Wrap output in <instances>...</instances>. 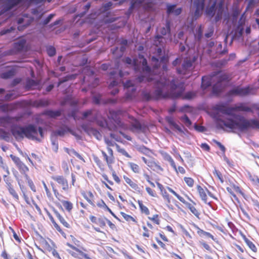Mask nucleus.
I'll list each match as a JSON object with an SVG mask.
<instances>
[{
    "label": "nucleus",
    "instance_id": "obj_48",
    "mask_svg": "<svg viewBox=\"0 0 259 259\" xmlns=\"http://www.w3.org/2000/svg\"><path fill=\"white\" fill-rule=\"evenodd\" d=\"M47 53L50 56H53L56 54V50L53 47L49 46L47 48Z\"/></svg>",
    "mask_w": 259,
    "mask_h": 259
},
{
    "label": "nucleus",
    "instance_id": "obj_8",
    "mask_svg": "<svg viewBox=\"0 0 259 259\" xmlns=\"http://www.w3.org/2000/svg\"><path fill=\"white\" fill-rule=\"evenodd\" d=\"M196 60V57L187 58L184 61L182 64V68H177V70L179 74H185L187 71H190L193 69V64Z\"/></svg>",
    "mask_w": 259,
    "mask_h": 259
},
{
    "label": "nucleus",
    "instance_id": "obj_14",
    "mask_svg": "<svg viewBox=\"0 0 259 259\" xmlns=\"http://www.w3.org/2000/svg\"><path fill=\"white\" fill-rule=\"evenodd\" d=\"M158 32L162 35H166L167 34L169 38V40L170 41L172 40L170 33V22L169 21H166L165 24L159 28Z\"/></svg>",
    "mask_w": 259,
    "mask_h": 259
},
{
    "label": "nucleus",
    "instance_id": "obj_28",
    "mask_svg": "<svg viewBox=\"0 0 259 259\" xmlns=\"http://www.w3.org/2000/svg\"><path fill=\"white\" fill-rule=\"evenodd\" d=\"M123 179L125 182L128 184L133 189L137 190L139 188L138 185L133 182L131 179L129 178L124 176Z\"/></svg>",
    "mask_w": 259,
    "mask_h": 259
},
{
    "label": "nucleus",
    "instance_id": "obj_26",
    "mask_svg": "<svg viewBox=\"0 0 259 259\" xmlns=\"http://www.w3.org/2000/svg\"><path fill=\"white\" fill-rule=\"evenodd\" d=\"M124 87L128 89L129 91H131L132 92H134L136 90L135 84L132 80H128L126 81L124 83Z\"/></svg>",
    "mask_w": 259,
    "mask_h": 259
},
{
    "label": "nucleus",
    "instance_id": "obj_47",
    "mask_svg": "<svg viewBox=\"0 0 259 259\" xmlns=\"http://www.w3.org/2000/svg\"><path fill=\"white\" fill-rule=\"evenodd\" d=\"M223 15V10L221 7H220L219 9L218 10L217 15L215 17V22L219 21L222 18Z\"/></svg>",
    "mask_w": 259,
    "mask_h": 259
},
{
    "label": "nucleus",
    "instance_id": "obj_44",
    "mask_svg": "<svg viewBox=\"0 0 259 259\" xmlns=\"http://www.w3.org/2000/svg\"><path fill=\"white\" fill-rule=\"evenodd\" d=\"M167 190L172 194H173L182 203H185V200L179 194H178L174 190H173L171 188L167 187Z\"/></svg>",
    "mask_w": 259,
    "mask_h": 259
},
{
    "label": "nucleus",
    "instance_id": "obj_9",
    "mask_svg": "<svg viewBox=\"0 0 259 259\" xmlns=\"http://www.w3.org/2000/svg\"><path fill=\"white\" fill-rule=\"evenodd\" d=\"M130 122L131 124V130L134 133L145 132L146 128L145 126L141 124L134 117H130Z\"/></svg>",
    "mask_w": 259,
    "mask_h": 259
},
{
    "label": "nucleus",
    "instance_id": "obj_31",
    "mask_svg": "<svg viewBox=\"0 0 259 259\" xmlns=\"http://www.w3.org/2000/svg\"><path fill=\"white\" fill-rule=\"evenodd\" d=\"M58 199L62 202L63 206L67 210L70 211L72 210L73 204L71 202L68 201L61 200L60 198H58Z\"/></svg>",
    "mask_w": 259,
    "mask_h": 259
},
{
    "label": "nucleus",
    "instance_id": "obj_24",
    "mask_svg": "<svg viewBox=\"0 0 259 259\" xmlns=\"http://www.w3.org/2000/svg\"><path fill=\"white\" fill-rule=\"evenodd\" d=\"M183 203L186 205V206L190 209L191 212L194 215H195L197 218H199V215L200 213L194 206H192L190 203L186 202V201H185V203Z\"/></svg>",
    "mask_w": 259,
    "mask_h": 259
},
{
    "label": "nucleus",
    "instance_id": "obj_2",
    "mask_svg": "<svg viewBox=\"0 0 259 259\" xmlns=\"http://www.w3.org/2000/svg\"><path fill=\"white\" fill-rule=\"evenodd\" d=\"M218 110L223 114L227 115L224 119L218 118L216 121L218 127L223 128L226 127L231 130H238L244 131L249 127H257L259 128V122L255 120H247L241 115H237L236 112L238 111H250V109L243 106L234 107H226L219 106Z\"/></svg>",
    "mask_w": 259,
    "mask_h": 259
},
{
    "label": "nucleus",
    "instance_id": "obj_23",
    "mask_svg": "<svg viewBox=\"0 0 259 259\" xmlns=\"http://www.w3.org/2000/svg\"><path fill=\"white\" fill-rule=\"evenodd\" d=\"M83 117L84 119L89 117V120L91 121H94L96 120L93 110H88L83 112Z\"/></svg>",
    "mask_w": 259,
    "mask_h": 259
},
{
    "label": "nucleus",
    "instance_id": "obj_25",
    "mask_svg": "<svg viewBox=\"0 0 259 259\" xmlns=\"http://www.w3.org/2000/svg\"><path fill=\"white\" fill-rule=\"evenodd\" d=\"M113 7H114V6L113 3L111 2H108L103 5L101 9V12L102 13H105Z\"/></svg>",
    "mask_w": 259,
    "mask_h": 259
},
{
    "label": "nucleus",
    "instance_id": "obj_51",
    "mask_svg": "<svg viewBox=\"0 0 259 259\" xmlns=\"http://www.w3.org/2000/svg\"><path fill=\"white\" fill-rule=\"evenodd\" d=\"M106 218H98L97 224L99 225L101 227H105L106 226Z\"/></svg>",
    "mask_w": 259,
    "mask_h": 259
},
{
    "label": "nucleus",
    "instance_id": "obj_49",
    "mask_svg": "<svg viewBox=\"0 0 259 259\" xmlns=\"http://www.w3.org/2000/svg\"><path fill=\"white\" fill-rule=\"evenodd\" d=\"M184 181L187 185L189 187H192L194 185V180L191 178L185 177Z\"/></svg>",
    "mask_w": 259,
    "mask_h": 259
},
{
    "label": "nucleus",
    "instance_id": "obj_43",
    "mask_svg": "<svg viewBox=\"0 0 259 259\" xmlns=\"http://www.w3.org/2000/svg\"><path fill=\"white\" fill-rule=\"evenodd\" d=\"M138 204L142 212L147 215L149 214L150 212L148 208L143 204L142 201L139 200Z\"/></svg>",
    "mask_w": 259,
    "mask_h": 259
},
{
    "label": "nucleus",
    "instance_id": "obj_19",
    "mask_svg": "<svg viewBox=\"0 0 259 259\" xmlns=\"http://www.w3.org/2000/svg\"><path fill=\"white\" fill-rule=\"evenodd\" d=\"M101 153L109 168H110L111 167V164L114 162V157H112L103 150L101 151Z\"/></svg>",
    "mask_w": 259,
    "mask_h": 259
},
{
    "label": "nucleus",
    "instance_id": "obj_15",
    "mask_svg": "<svg viewBox=\"0 0 259 259\" xmlns=\"http://www.w3.org/2000/svg\"><path fill=\"white\" fill-rule=\"evenodd\" d=\"M32 20L28 19L27 16H23L22 17L19 18L17 21V23L19 25L18 26V29L20 31L22 30L24 28L29 25L31 22Z\"/></svg>",
    "mask_w": 259,
    "mask_h": 259
},
{
    "label": "nucleus",
    "instance_id": "obj_4",
    "mask_svg": "<svg viewBox=\"0 0 259 259\" xmlns=\"http://www.w3.org/2000/svg\"><path fill=\"white\" fill-rule=\"evenodd\" d=\"M228 77L222 72H218L212 75L202 77L201 87L203 89L212 85L213 92L215 93L221 92L226 85Z\"/></svg>",
    "mask_w": 259,
    "mask_h": 259
},
{
    "label": "nucleus",
    "instance_id": "obj_41",
    "mask_svg": "<svg viewBox=\"0 0 259 259\" xmlns=\"http://www.w3.org/2000/svg\"><path fill=\"white\" fill-rule=\"evenodd\" d=\"M116 147L117 151L121 153L122 155L126 156L128 158H131V156L128 154V153L125 151V150L123 148H121L119 145L116 144Z\"/></svg>",
    "mask_w": 259,
    "mask_h": 259
},
{
    "label": "nucleus",
    "instance_id": "obj_20",
    "mask_svg": "<svg viewBox=\"0 0 259 259\" xmlns=\"http://www.w3.org/2000/svg\"><path fill=\"white\" fill-rule=\"evenodd\" d=\"M148 166H149L154 171H158L159 170H163V168L155 161L152 159H151L150 162L148 163Z\"/></svg>",
    "mask_w": 259,
    "mask_h": 259
},
{
    "label": "nucleus",
    "instance_id": "obj_57",
    "mask_svg": "<svg viewBox=\"0 0 259 259\" xmlns=\"http://www.w3.org/2000/svg\"><path fill=\"white\" fill-rule=\"evenodd\" d=\"M149 219L153 221L156 224H159V220L158 219V215L155 214L152 217H148Z\"/></svg>",
    "mask_w": 259,
    "mask_h": 259
},
{
    "label": "nucleus",
    "instance_id": "obj_36",
    "mask_svg": "<svg viewBox=\"0 0 259 259\" xmlns=\"http://www.w3.org/2000/svg\"><path fill=\"white\" fill-rule=\"evenodd\" d=\"M88 195L89 197L88 196L87 194L85 193L82 194V196L83 197L87 200V201L91 205H93L94 203L92 200V199L94 197V195L91 192H89L88 193Z\"/></svg>",
    "mask_w": 259,
    "mask_h": 259
},
{
    "label": "nucleus",
    "instance_id": "obj_56",
    "mask_svg": "<svg viewBox=\"0 0 259 259\" xmlns=\"http://www.w3.org/2000/svg\"><path fill=\"white\" fill-rule=\"evenodd\" d=\"M176 8V5H168L167 8V12L168 14L174 13Z\"/></svg>",
    "mask_w": 259,
    "mask_h": 259
},
{
    "label": "nucleus",
    "instance_id": "obj_27",
    "mask_svg": "<svg viewBox=\"0 0 259 259\" xmlns=\"http://www.w3.org/2000/svg\"><path fill=\"white\" fill-rule=\"evenodd\" d=\"M44 114L50 117H56L60 115V112L58 111H54L51 110H47L44 112Z\"/></svg>",
    "mask_w": 259,
    "mask_h": 259
},
{
    "label": "nucleus",
    "instance_id": "obj_58",
    "mask_svg": "<svg viewBox=\"0 0 259 259\" xmlns=\"http://www.w3.org/2000/svg\"><path fill=\"white\" fill-rule=\"evenodd\" d=\"M213 33V28L211 27L209 28V31L205 34V36L207 38H209L212 36Z\"/></svg>",
    "mask_w": 259,
    "mask_h": 259
},
{
    "label": "nucleus",
    "instance_id": "obj_40",
    "mask_svg": "<svg viewBox=\"0 0 259 259\" xmlns=\"http://www.w3.org/2000/svg\"><path fill=\"white\" fill-rule=\"evenodd\" d=\"M18 95L16 94L15 91H12L5 96V99L6 100H11L15 99Z\"/></svg>",
    "mask_w": 259,
    "mask_h": 259
},
{
    "label": "nucleus",
    "instance_id": "obj_50",
    "mask_svg": "<svg viewBox=\"0 0 259 259\" xmlns=\"http://www.w3.org/2000/svg\"><path fill=\"white\" fill-rule=\"evenodd\" d=\"M65 151L69 155L72 156L75 155L76 156V154L78 153L74 149H69L67 148H64Z\"/></svg>",
    "mask_w": 259,
    "mask_h": 259
},
{
    "label": "nucleus",
    "instance_id": "obj_10",
    "mask_svg": "<svg viewBox=\"0 0 259 259\" xmlns=\"http://www.w3.org/2000/svg\"><path fill=\"white\" fill-rule=\"evenodd\" d=\"M83 130L90 136H94L97 139L100 140L102 138L101 134L96 129L87 125L82 126Z\"/></svg>",
    "mask_w": 259,
    "mask_h": 259
},
{
    "label": "nucleus",
    "instance_id": "obj_3",
    "mask_svg": "<svg viewBox=\"0 0 259 259\" xmlns=\"http://www.w3.org/2000/svg\"><path fill=\"white\" fill-rule=\"evenodd\" d=\"M11 132L17 140H21L26 137L30 140L40 142L44 137L42 128L33 124L14 126L12 128Z\"/></svg>",
    "mask_w": 259,
    "mask_h": 259
},
{
    "label": "nucleus",
    "instance_id": "obj_42",
    "mask_svg": "<svg viewBox=\"0 0 259 259\" xmlns=\"http://www.w3.org/2000/svg\"><path fill=\"white\" fill-rule=\"evenodd\" d=\"M244 241L246 244L248 245V246L253 251V252H256V248L254 244L250 241L249 240H248L247 238H245Z\"/></svg>",
    "mask_w": 259,
    "mask_h": 259
},
{
    "label": "nucleus",
    "instance_id": "obj_32",
    "mask_svg": "<svg viewBox=\"0 0 259 259\" xmlns=\"http://www.w3.org/2000/svg\"><path fill=\"white\" fill-rule=\"evenodd\" d=\"M13 107L8 104L1 103L0 104V111L3 112H7L13 110Z\"/></svg>",
    "mask_w": 259,
    "mask_h": 259
},
{
    "label": "nucleus",
    "instance_id": "obj_39",
    "mask_svg": "<svg viewBox=\"0 0 259 259\" xmlns=\"http://www.w3.org/2000/svg\"><path fill=\"white\" fill-rule=\"evenodd\" d=\"M128 165L132 170L138 174L140 172V168L138 165L133 162H129Z\"/></svg>",
    "mask_w": 259,
    "mask_h": 259
},
{
    "label": "nucleus",
    "instance_id": "obj_29",
    "mask_svg": "<svg viewBox=\"0 0 259 259\" xmlns=\"http://www.w3.org/2000/svg\"><path fill=\"white\" fill-rule=\"evenodd\" d=\"M0 138L8 142L11 140V135L9 133L0 128Z\"/></svg>",
    "mask_w": 259,
    "mask_h": 259
},
{
    "label": "nucleus",
    "instance_id": "obj_1",
    "mask_svg": "<svg viewBox=\"0 0 259 259\" xmlns=\"http://www.w3.org/2000/svg\"><path fill=\"white\" fill-rule=\"evenodd\" d=\"M160 60L155 57L151 58L153 70L147 66V61L143 56H140V61L131 58H126L124 62L127 67H131L136 72H142V75L137 78V81L142 82L145 80L153 81L155 90L153 95L148 94L147 98L150 99L154 97L157 99L161 98H177L180 97L184 89L183 85L176 84V80L172 78L166 79L164 77H162L157 74L160 69L161 66L163 71L167 70L166 63L167 58L165 56L160 57Z\"/></svg>",
    "mask_w": 259,
    "mask_h": 259
},
{
    "label": "nucleus",
    "instance_id": "obj_61",
    "mask_svg": "<svg viewBox=\"0 0 259 259\" xmlns=\"http://www.w3.org/2000/svg\"><path fill=\"white\" fill-rule=\"evenodd\" d=\"M112 175L113 177V179L114 181L117 182V183H119L120 182V179L119 177L116 175L115 171L113 170L112 172Z\"/></svg>",
    "mask_w": 259,
    "mask_h": 259
},
{
    "label": "nucleus",
    "instance_id": "obj_55",
    "mask_svg": "<svg viewBox=\"0 0 259 259\" xmlns=\"http://www.w3.org/2000/svg\"><path fill=\"white\" fill-rule=\"evenodd\" d=\"M161 193L163 198L167 201V203H170V199L167 193L165 191H162Z\"/></svg>",
    "mask_w": 259,
    "mask_h": 259
},
{
    "label": "nucleus",
    "instance_id": "obj_35",
    "mask_svg": "<svg viewBox=\"0 0 259 259\" xmlns=\"http://www.w3.org/2000/svg\"><path fill=\"white\" fill-rule=\"evenodd\" d=\"M17 167L21 174H25L29 171L28 167L23 162H21Z\"/></svg>",
    "mask_w": 259,
    "mask_h": 259
},
{
    "label": "nucleus",
    "instance_id": "obj_37",
    "mask_svg": "<svg viewBox=\"0 0 259 259\" xmlns=\"http://www.w3.org/2000/svg\"><path fill=\"white\" fill-rule=\"evenodd\" d=\"M56 217L59 220L60 222L66 228H70L69 224L65 220L63 217L59 212L56 213Z\"/></svg>",
    "mask_w": 259,
    "mask_h": 259
},
{
    "label": "nucleus",
    "instance_id": "obj_54",
    "mask_svg": "<svg viewBox=\"0 0 259 259\" xmlns=\"http://www.w3.org/2000/svg\"><path fill=\"white\" fill-rule=\"evenodd\" d=\"M54 14H50L47 18H46L43 21L42 24L44 25H46L48 24L50 21L52 19V18L54 17Z\"/></svg>",
    "mask_w": 259,
    "mask_h": 259
},
{
    "label": "nucleus",
    "instance_id": "obj_6",
    "mask_svg": "<svg viewBox=\"0 0 259 259\" xmlns=\"http://www.w3.org/2000/svg\"><path fill=\"white\" fill-rule=\"evenodd\" d=\"M207 0H194L192 8L195 9L194 16L198 17L202 13L204 4ZM209 5L206 9V14L208 16L212 17L215 14L216 3L212 0H208Z\"/></svg>",
    "mask_w": 259,
    "mask_h": 259
},
{
    "label": "nucleus",
    "instance_id": "obj_62",
    "mask_svg": "<svg viewBox=\"0 0 259 259\" xmlns=\"http://www.w3.org/2000/svg\"><path fill=\"white\" fill-rule=\"evenodd\" d=\"M98 123L100 126L103 127H105L108 125L107 121L105 119L101 121H98Z\"/></svg>",
    "mask_w": 259,
    "mask_h": 259
},
{
    "label": "nucleus",
    "instance_id": "obj_33",
    "mask_svg": "<svg viewBox=\"0 0 259 259\" xmlns=\"http://www.w3.org/2000/svg\"><path fill=\"white\" fill-rule=\"evenodd\" d=\"M181 120L188 127H190L192 122L189 118L187 115H184L180 118Z\"/></svg>",
    "mask_w": 259,
    "mask_h": 259
},
{
    "label": "nucleus",
    "instance_id": "obj_34",
    "mask_svg": "<svg viewBox=\"0 0 259 259\" xmlns=\"http://www.w3.org/2000/svg\"><path fill=\"white\" fill-rule=\"evenodd\" d=\"M25 44L26 41L25 40H20L15 44V48L17 50L20 51L24 48Z\"/></svg>",
    "mask_w": 259,
    "mask_h": 259
},
{
    "label": "nucleus",
    "instance_id": "obj_53",
    "mask_svg": "<svg viewBox=\"0 0 259 259\" xmlns=\"http://www.w3.org/2000/svg\"><path fill=\"white\" fill-rule=\"evenodd\" d=\"M10 157L17 166H18L22 162L20 158L16 156L11 154Z\"/></svg>",
    "mask_w": 259,
    "mask_h": 259
},
{
    "label": "nucleus",
    "instance_id": "obj_30",
    "mask_svg": "<svg viewBox=\"0 0 259 259\" xmlns=\"http://www.w3.org/2000/svg\"><path fill=\"white\" fill-rule=\"evenodd\" d=\"M3 168L4 169V170L7 172V175H5L4 176V181H5V182L6 183V185H7V188H8L12 186V185L11 184V183L10 182V180L9 178H7L8 175H9L10 174V172H9V168H8V167L7 166H4Z\"/></svg>",
    "mask_w": 259,
    "mask_h": 259
},
{
    "label": "nucleus",
    "instance_id": "obj_52",
    "mask_svg": "<svg viewBox=\"0 0 259 259\" xmlns=\"http://www.w3.org/2000/svg\"><path fill=\"white\" fill-rule=\"evenodd\" d=\"M213 174L214 176L217 177V178L220 180V181L222 183H223L224 182V180L222 177V175L220 171H219L217 169H214L213 171Z\"/></svg>",
    "mask_w": 259,
    "mask_h": 259
},
{
    "label": "nucleus",
    "instance_id": "obj_7",
    "mask_svg": "<svg viewBox=\"0 0 259 259\" xmlns=\"http://www.w3.org/2000/svg\"><path fill=\"white\" fill-rule=\"evenodd\" d=\"M256 89L249 87L241 88L237 87L229 91L230 95L245 96L248 94H253L255 93Z\"/></svg>",
    "mask_w": 259,
    "mask_h": 259
},
{
    "label": "nucleus",
    "instance_id": "obj_21",
    "mask_svg": "<svg viewBox=\"0 0 259 259\" xmlns=\"http://www.w3.org/2000/svg\"><path fill=\"white\" fill-rule=\"evenodd\" d=\"M38 86V82L34 80L29 79L26 81V88L27 89H34L37 88Z\"/></svg>",
    "mask_w": 259,
    "mask_h": 259
},
{
    "label": "nucleus",
    "instance_id": "obj_46",
    "mask_svg": "<svg viewBox=\"0 0 259 259\" xmlns=\"http://www.w3.org/2000/svg\"><path fill=\"white\" fill-rule=\"evenodd\" d=\"M8 189L9 190V193L13 196V197L15 199L17 200L19 199V196L16 192L15 191V190L13 188V186L10 187L9 188H8Z\"/></svg>",
    "mask_w": 259,
    "mask_h": 259
},
{
    "label": "nucleus",
    "instance_id": "obj_18",
    "mask_svg": "<svg viewBox=\"0 0 259 259\" xmlns=\"http://www.w3.org/2000/svg\"><path fill=\"white\" fill-rule=\"evenodd\" d=\"M142 0L132 1L131 6L128 9V13L131 14L135 9L140 7L142 4Z\"/></svg>",
    "mask_w": 259,
    "mask_h": 259
},
{
    "label": "nucleus",
    "instance_id": "obj_45",
    "mask_svg": "<svg viewBox=\"0 0 259 259\" xmlns=\"http://www.w3.org/2000/svg\"><path fill=\"white\" fill-rule=\"evenodd\" d=\"M14 75V72L12 70H9L1 74V77L3 78H8L12 77Z\"/></svg>",
    "mask_w": 259,
    "mask_h": 259
},
{
    "label": "nucleus",
    "instance_id": "obj_11",
    "mask_svg": "<svg viewBox=\"0 0 259 259\" xmlns=\"http://www.w3.org/2000/svg\"><path fill=\"white\" fill-rule=\"evenodd\" d=\"M164 40L165 39L161 35H156L154 39L153 44L156 47L157 54L160 55L162 53L161 47H163L164 44Z\"/></svg>",
    "mask_w": 259,
    "mask_h": 259
},
{
    "label": "nucleus",
    "instance_id": "obj_60",
    "mask_svg": "<svg viewBox=\"0 0 259 259\" xmlns=\"http://www.w3.org/2000/svg\"><path fill=\"white\" fill-rule=\"evenodd\" d=\"M194 127L195 129L198 132H203L205 131V127L203 126L195 124Z\"/></svg>",
    "mask_w": 259,
    "mask_h": 259
},
{
    "label": "nucleus",
    "instance_id": "obj_13",
    "mask_svg": "<svg viewBox=\"0 0 259 259\" xmlns=\"http://www.w3.org/2000/svg\"><path fill=\"white\" fill-rule=\"evenodd\" d=\"M125 73L128 74L127 71L123 72L120 69V64L118 61L116 60L115 62V68L113 71L110 72V75L111 77L114 78L115 75L119 76L120 77L123 76Z\"/></svg>",
    "mask_w": 259,
    "mask_h": 259
},
{
    "label": "nucleus",
    "instance_id": "obj_64",
    "mask_svg": "<svg viewBox=\"0 0 259 259\" xmlns=\"http://www.w3.org/2000/svg\"><path fill=\"white\" fill-rule=\"evenodd\" d=\"M195 96V94L192 92L188 93L185 96L184 98L186 99H191Z\"/></svg>",
    "mask_w": 259,
    "mask_h": 259
},
{
    "label": "nucleus",
    "instance_id": "obj_12",
    "mask_svg": "<svg viewBox=\"0 0 259 259\" xmlns=\"http://www.w3.org/2000/svg\"><path fill=\"white\" fill-rule=\"evenodd\" d=\"M51 178L56 181L62 186V189L67 191L68 189V184L67 180L62 176H52Z\"/></svg>",
    "mask_w": 259,
    "mask_h": 259
},
{
    "label": "nucleus",
    "instance_id": "obj_16",
    "mask_svg": "<svg viewBox=\"0 0 259 259\" xmlns=\"http://www.w3.org/2000/svg\"><path fill=\"white\" fill-rule=\"evenodd\" d=\"M167 121L170 125L172 126V127L177 130L181 135V136H183L185 135V133L184 131L173 120V119L171 117H168L167 118Z\"/></svg>",
    "mask_w": 259,
    "mask_h": 259
},
{
    "label": "nucleus",
    "instance_id": "obj_63",
    "mask_svg": "<svg viewBox=\"0 0 259 259\" xmlns=\"http://www.w3.org/2000/svg\"><path fill=\"white\" fill-rule=\"evenodd\" d=\"M163 156L164 159L168 162H170L172 159L170 155L166 153L163 154Z\"/></svg>",
    "mask_w": 259,
    "mask_h": 259
},
{
    "label": "nucleus",
    "instance_id": "obj_22",
    "mask_svg": "<svg viewBox=\"0 0 259 259\" xmlns=\"http://www.w3.org/2000/svg\"><path fill=\"white\" fill-rule=\"evenodd\" d=\"M197 189L199 192V195L201 199L205 203H207V196L205 193V191L201 186L198 185L197 186Z\"/></svg>",
    "mask_w": 259,
    "mask_h": 259
},
{
    "label": "nucleus",
    "instance_id": "obj_59",
    "mask_svg": "<svg viewBox=\"0 0 259 259\" xmlns=\"http://www.w3.org/2000/svg\"><path fill=\"white\" fill-rule=\"evenodd\" d=\"M52 144L53 145L52 149L55 152H57L58 149V144L56 142L55 140H52Z\"/></svg>",
    "mask_w": 259,
    "mask_h": 259
},
{
    "label": "nucleus",
    "instance_id": "obj_38",
    "mask_svg": "<svg viewBox=\"0 0 259 259\" xmlns=\"http://www.w3.org/2000/svg\"><path fill=\"white\" fill-rule=\"evenodd\" d=\"M197 233L200 236H206L211 238L212 240H214V237L212 235L208 232L204 231L200 229H198Z\"/></svg>",
    "mask_w": 259,
    "mask_h": 259
},
{
    "label": "nucleus",
    "instance_id": "obj_5",
    "mask_svg": "<svg viewBox=\"0 0 259 259\" xmlns=\"http://www.w3.org/2000/svg\"><path fill=\"white\" fill-rule=\"evenodd\" d=\"M46 0H0V25L9 17V11L18 4L28 7L31 4H41Z\"/></svg>",
    "mask_w": 259,
    "mask_h": 259
},
{
    "label": "nucleus",
    "instance_id": "obj_17",
    "mask_svg": "<svg viewBox=\"0 0 259 259\" xmlns=\"http://www.w3.org/2000/svg\"><path fill=\"white\" fill-rule=\"evenodd\" d=\"M13 120L9 116L0 117V126L7 127L12 123Z\"/></svg>",
    "mask_w": 259,
    "mask_h": 259
}]
</instances>
